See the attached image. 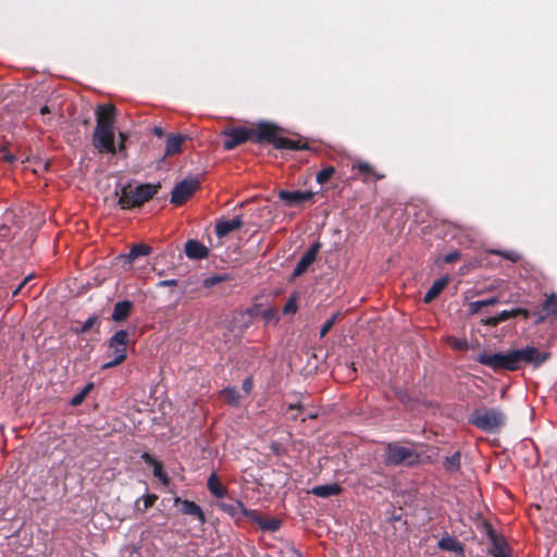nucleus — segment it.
Listing matches in <instances>:
<instances>
[{
  "mask_svg": "<svg viewBox=\"0 0 557 557\" xmlns=\"http://www.w3.org/2000/svg\"><path fill=\"white\" fill-rule=\"evenodd\" d=\"M552 357L547 350H539L534 346H525L521 349H510L506 352L480 354L475 360L495 372L517 371L523 364H531L533 368H540Z\"/></svg>",
  "mask_w": 557,
  "mask_h": 557,
  "instance_id": "f257e3e1",
  "label": "nucleus"
},
{
  "mask_svg": "<svg viewBox=\"0 0 557 557\" xmlns=\"http://www.w3.org/2000/svg\"><path fill=\"white\" fill-rule=\"evenodd\" d=\"M116 108L113 104L99 106L96 110V127L92 145L99 153H116L114 144V124Z\"/></svg>",
  "mask_w": 557,
  "mask_h": 557,
  "instance_id": "f03ea898",
  "label": "nucleus"
},
{
  "mask_svg": "<svg viewBox=\"0 0 557 557\" xmlns=\"http://www.w3.org/2000/svg\"><path fill=\"white\" fill-rule=\"evenodd\" d=\"M161 188V184H139L133 187L131 183H127L120 188L115 189V196L117 197V205L122 210H131L139 208L150 199H152Z\"/></svg>",
  "mask_w": 557,
  "mask_h": 557,
  "instance_id": "7ed1b4c3",
  "label": "nucleus"
},
{
  "mask_svg": "<svg viewBox=\"0 0 557 557\" xmlns=\"http://www.w3.org/2000/svg\"><path fill=\"white\" fill-rule=\"evenodd\" d=\"M506 414L500 408L479 407L468 416V423L485 433H497L506 425Z\"/></svg>",
  "mask_w": 557,
  "mask_h": 557,
  "instance_id": "20e7f679",
  "label": "nucleus"
},
{
  "mask_svg": "<svg viewBox=\"0 0 557 557\" xmlns=\"http://www.w3.org/2000/svg\"><path fill=\"white\" fill-rule=\"evenodd\" d=\"M382 457L386 467L400 465L412 467L419 462L420 455L410 446L401 445L399 442H391L385 445Z\"/></svg>",
  "mask_w": 557,
  "mask_h": 557,
  "instance_id": "39448f33",
  "label": "nucleus"
},
{
  "mask_svg": "<svg viewBox=\"0 0 557 557\" xmlns=\"http://www.w3.org/2000/svg\"><path fill=\"white\" fill-rule=\"evenodd\" d=\"M128 332L116 331L109 339L108 347L113 358L102 366V369H110L123 363L127 358Z\"/></svg>",
  "mask_w": 557,
  "mask_h": 557,
  "instance_id": "423d86ee",
  "label": "nucleus"
},
{
  "mask_svg": "<svg viewBox=\"0 0 557 557\" xmlns=\"http://www.w3.org/2000/svg\"><path fill=\"white\" fill-rule=\"evenodd\" d=\"M226 139L223 143V148L227 151L235 149L236 147L252 140L255 129L243 126L230 127L222 133Z\"/></svg>",
  "mask_w": 557,
  "mask_h": 557,
  "instance_id": "0eeeda50",
  "label": "nucleus"
},
{
  "mask_svg": "<svg viewBox=\"0 0 557 557\" xmlns=\"http://www.w3.org/2000/svg\"><path fill=\"white\" fill-rule=\"evenodd\" d=\"M200 187V182L197 178H185L177 183L171 193V203L175 206L184 205L196 190Z\"/></svg>",
  "mask_w": 557,
  "mask_h": 557,
  "instance_id": "6e6552de",
  "label": "nucleus"
},
{
  "mask_svg": "<svg viewBox=\"0 0 557 557\" xmlns=\"http://www.w3.org/2000/svg\"><path fill=\"white\" fill-rule=\"evenodd\" d=\"M280 131L281 128L273 123L261 122L257 125V129H255L252 140L256 143H269L276 148L277 141L281 139V136H278Z\"/></svg>",
  "mask_w": 557,
  "mask_h": 557,
  "instance_id": "1a4fd4ad",
  "label": "nucleus"
},
{
  "mask_svg": "<svg viewBox=\"0 0 557 557\" xmlns=\"http://www.w3.org/2000/svg\"><path fill=\"white\" fill-rule=\"evenodd\" d=\"M321 247L322 244L319 240L314 242L309 247V249L301 256L296 267L294 268L293 276H300L309 269V267L315 261Z\"/></svg>",
  "mask_w": 557,
  "mask_h": 557,
  "instance_id": "9d476101",
  "label": "nucleus"
},
{
  "mask_svg": "<svg viewBox=\"0 0 557 557\" xmlns=\"http://www.w3.org/2000/svg\"><path fill=\"white\" fill-rule=\"evenodd\" d=\"M174 506H180V511L182 515L194 517L202 524L207 521L206 515L201 507L193 500L182 499L177 496L174 498Z\"/></svg>",
  "mask_w": 557,
  "mask_h": 557,
  "instance_id": "9b49d317",
  "label": "nucleus"
},
{
  "mask_svg": "<svg viewBox=\"0 0 557 557\" xmlns=\"http://www.w3.org/2000/svg\"><path fill=\"white\" fill-rule=\"evenodd\" d=\"M312 191L302 190H281L278 198L288 207H296L313 198Z\"/></svg>",
  "mask_w": 557,
  "mask_h": 557,
  "instance_id": "f8f14e48",
  "label": "nucleus"
},
{
  "mask_svg": "<svg viewBox=\"0 0 557 557\" xmlns=\"http://www.w3.org/2000/svg\"><path fill=\"white\" fill-rule=\"evenodd\" d=\"M536 319L535 323L540 324L543 323L548 317H556L557 315V295L555 293H552L546 300L542 304V310L541 311H534L532 313Z\"/></svg>",
  "mask_w": 557,
  "mask_h": 557,
  "instance_id": "ddd939ff",
  "label": "nucleus"
},
{
  "mask_svg": "<svg viewBox=\"0 0 557 557\" xmlns=\"http://www.w3.org/2000/svg\"><path fill=\"white\" fill-rule=\"evenodd\" d=\"M244 224L242 215H237L232 220H221L215 224V235L223 238L230 233L240 228Z\"/></svg>",
  "mask_w": 557,
  "mask_h": 557,
  "instance_id": "4468645a",
  "label": "nucleus"
},
{
  "mask_svg": "<svg viewBox=\"0 0 557 557\" xmlns=\"http://www.w3.org/2000/svg\"><path fill=\"white\" fill-rule=\"evenodd\" d=\"M185 253L189 259L202 260L208 258L209 249L197 239H189L185 243Z\"/></svg>",
  "mask_w": 557,
  "mask_h": 557,
  "instance_id": "2eb2a0df",
  "label": "nucleus"
},
{
  "mask_svg": "<svg viewBox=\"0 0 557 557\" xmlns=\"http://www.w3.org/2000/svg\"><path fill=\"white\" fill-rule=\"evenodd\" d=\"M249 519L256 522L262 531L276 532L282 525V521L280 519H264L256 510L249 512Z\"/></svg>",
  "mask_w": 557,
  "mask_h": 557,
  "instance_id": "dca6fc26",
  "label": "nucleus"
},
{
  "mask_svg": "<svg viewBox=\"0 0 557 557\" xmlns=\"http://www.w3.org/2000/svg\"><path fill=\"white\" fill-rule=\"evenodd\" d=\"M134 308V304L131 300L117 301L112 311L111 319L114 322H124L128 319Z\"/></svg>",
  "mask_w": 557,
  "mask_h": 557,
  "instance_id": "f3484780",
  "label": "nucleus"
},
{
  "mask_svg": "<svg viewBox=\"0 0 557 557\" xmlns=\"http://www.w3.org/2000/svg\"><path fill=\"white\" fill-rule=\"evenodd\" d=\"M487 536L492 543L494 553L491 552L493 557L500 556H509V554L506 552L507 549V543L503 536H499L497 532L492 528H487Z\"/></svg>",
  "mask_w": 557,
  "mask_h": 557,
  "instance_id": "a211bd4d",
  "label": "nucleus"
},
{
  "mask_svg": "<svg viewBox=\"0 0 557 557\" xmlns=\"http://www.w3.org/2000/svg\"><path fill=\"white\" fill-rule=\"evenodd\" d=\"M219 508L233 518H237L239 516L249 518V512L253 511L251 509H247L240 500H234L232 503H221L219 504Z\"/></svg>",
  "mask_w": 557,
  "mask_h": 557,
  "instance_id": "6ab92c4d",
  "label": "nucleus"
},
{
  "mask_svg": "<svg viewBox=\"0 0 557 557\" xmlns=\"http://www.w3.org/2000/svg\"><path fill=\"white\" fill-rule=\"evenodd\" d=\"M141 459L145 463L153 467V475L158 478L164 485H168L170 482L168 473L163 470V465L157 460L151 454L143 453Z\"/></svg>",
  "mask_w": 557,
  "mask_h": 557,
  "instance_id": "aec40b11",
  "label": "nucleus"
},
{
  "mask_svg": "<svg viewBox=\"0 0 557 557\" xmlns=\"http://www.w3.org/2000/svg\"><path fill=\"white\" fill-rule=\"evenodd\" d=\"M101 319L99 315H90L81 326L72 327L71 331L76 335H82L95 329L96 333H100Z\"/></svg>",
  "mask_w": 557,
  "mask_h": 557,
  "instance_id": "412c9836",
  "label": "nucleus"
},
{
  "mask_svg": "<svg viewBox=\"0 0 557 557\" xmlns=\"http://www.w3.org/2000/svg\"><path fill=\"white\" fill-rule=\"evenodd\" d=\"M437 547L445 552H454L458 555H463V546L462 544L454 536H443L438 543Z\"/></svg>",
  "mask_w": 557,
  "mask_h": 557,
  "instance_id": "4be33fe9",
  "label": "nucleus"
},
{
  "mask_svg": "<svg viewBox=\"0 0 557 557\" xmlns=\"http://www.w3.org/2000/svg\"><path fill=\"white\" fill-rule=\"evenodd\" d=\"M449 278L447 276H443L433 282L432 286L425 293L423 297V301L425 304L432 302L447 286Z\"/></svg>",
  "mask_w": 557,
  "mask_h": 557,
  "instance_id": "5701e85b",
  "label": "nucleus"
},
{
  "mask_svg": "<svg viewBox=\"0 0 557 557\" xmlns=\"http://www.w3.org/2000/svg\"><path fill=\"white\" fill-rule=\"evenodd\" d=\"M343 487L338 483L324 484L314 486L311 493L318 497L327 498L331 496L339 495Z\"/></svg>",
  "mask_w": 557,
  "mask_h": 557,
  "instance_id": "b1692460",
  "label": "nucleus"
},
{
  "mask_svg": "<svg viewBox=\"0 0 557 557\" xmlns=\"http://www.w3.org/2000/svg\"><path fill=\"white\" fill-rule=\"evenodd\" d=\"M209 492L216 498H222L226 495L227 488L220 482L215 472H212L207 481Z\"/></svg>",
  "mask_w": 557,
  "mask_h": 557,
  "instance_id": "393cba45",
  "label": "nucleus"
},
{
  "mask_svg": "<svg viewBox=\"0 0 557 557\" xmlns=\"http://www.w3.org/2000/svg\"><path fill=\"white\" fill-rule=\"evenodd\" d=\"M185 137L182 135L169 134L165 143V157L180 153Z\"/></svg>",
  "mask_w": 557,
  "mask_h": 557,
  "instance_id": "a878e982",
  "label": "nucleus"
},
{
  "mask_svg": "<svg viewBox=\"0 0 557 557\" xmlns=\"http://www.w3.org/2000/svg\"><path fill=\"white\" fill-rule=\"evenodd\" d=\"M354 170H357L360 174L364 175V182L368 181V176H373L374 181H380L385 177V174L376 173L373 166L364 161H359L352 165Z\"/></svg>",
  "mask_w": 557,
  "mask_h": 557,
  "instance_id": "bb28decb",
  "label": "nucleus"
},
{
  "mask_svg": "<svg viewBox=\"0 0 557 557\" xmlns=\"http://www.w3.org/2000/svg\"><path fill=\"white\" fill-rule=\"evenodd\" d=\"M276 149H287V150H307L309 149V146L307 143H304L302 140H294L287 137H281V139L277 141Z\"/></svg>",
  "mask_w": 557,
  "mask_h": 557,
  "instance_id": "cd10ccee",
  "label": "nucleus"
},
{
  "mask_svg": "<svg viewBox=\"0 0 557 557\" xmlns=\"http://www.w3.org/2000/svg\"><path fill=\"white\" fill-rule=\"evenodd\" d=\"M152 251L151 247L146 244H136L132 246L129 252L125 256L128 262H133L139 257L148 256Z\"/></svg>",
  "mask_w": 557,
  "mask_h": 557,
  "instance_id": "c85d7f7f",
  "label": "nucleus"
},
{
  "mask_svg": "<svg viewBox=\"0 0 557 557\" xmlns=\"http://www.w3.org/2000/svg\"><path fill=\"white\" fill-rule=\"evenodd\" d=\"M510 318H511L510 317V311L509 310H503L497 315L490 317V318H486V319H482L481 323L483 325H486V326L495 327L498 324H500L502 322H505V321L509 320Z\"/></svg>",
  "mask_w": 557,
  "mask_h": 557,
  "instance_id": "c756f323",
  "label": "nucleus"
},
{
  "mask_svg": "<svg viewBox=\"0 0 557 557\" xmlns=\"http://www.w3.org/2000/svg\"><path fill=\"white\" fill-rule=\"evenodd\" d=\"M443 466L449 472L458 471L460 468V453L456 451L451 456L446 457Z\"/></svg>",
  "mask_w": 557,
  "mask_h": 557,
  "instance_id": "7c9ffc66",
  "label": "nucleus"
},
{
  "mask_svg": "<svg viewBox=\"0 0 557 557\" xmlns=\"http://www.w3.org/2000/svg\"><path fill=\"white\" fill-rule=\"evenodd\" d=\"M157 499L158 496L156 494H147L136 500V507L138 510L146 511L154 505Z\"/></svg>",
  "mask_w": 557,
  "mask_h": 557,
  "instance_id": "2f4dec72",
  "label": "nucleus"
},
{
  "mask_svg": "<svg viewBox=\"0 0 557 557\" xmlns=\"http://www.w3.org/2000/svg\"><path fill=\"white\" fill-rule=\"evenodd\" d=\"M225 403L236 406L239 401V393L235 387H227L221 393Z\"/></svg>",
  "mask_w": 557,
  "mask_h": 557,
  "instance_id": "473e14b6",
  "label": "nucleus"
},
{
  "mask_svg": "<svg viewBox=\"0 0 557 557\" xmlns=\"http://www.w3.org/2000/svg\"><path fill=\"white\" fill-rule=\"evenodd\" d=\"M231 280V276L228 274H214L212 276H209L207 278L203 280L202 282V285L206 287V288H211L222 282H226V281H230Z\"/></svg>",
  "mask_w": 557,
  "mask_h": 557,
  "instance_id": "72a5a7b5",
  "label": "nucleus"
},
{
  "mask_svg": "<svg viewBox=\"0 0 557 557\" xmlns=\"http://www.w3.org/2000/svg\"><path fill=\"white\" fill-rule=\"evenodd\" d=\"M334 174L335 168L333 165H327L317 173L315 180L319 184L323 185L329 182Z\"/></svg>",
  "mask_w": 557,
  "mask_h": 557,
  "instance_id": "f704fd0d",
  "label": "nucleus"
},
{
  "mask_svg": "<svg viewBox=\"0 0 557 557\" xmlns=\"http://www.w3.org/2000/svg\"><path fill=\"white\" fill-rule=\"evenodd\" d=\"M94 384L88 383L79 393H77L70 401L72 406H79L86 399L90 391L92 389Z\"/></svg>",
  "mask_w": 557,
  "mask_h": 557,
  "instance_id": "c9c22d12",
  "label": "nucleus"
},
{
  "mask_svg": "<svg viewBox=\"0 0 557 557\" xmlns=\"http://www.w3.org/2000/svg\"><path fill=\"white\" fill-rule=\"evenodd\" d=\"M298 310L297 297L290 296L283 307L284 314H294Z\"/></svg>",
  "mask_w": 557,
  "mask_h": 557,
  "instance_id": "e433bc0d",
  "label": "nucleus"
},
{
  "mask_svg": "<svg viewBox=\"0 0 557 557\" xmlns=\"http://www.w3.org/2000/svg\"><path fill=\"white\" fill-rule=\"evenodd\" d=\"M338 315H339V312H336V313H334L330 319H327L323 323V325H322V327L320 330V337L321 338L324 337L332 330V327L336 323V320H337Z\"/></svg>",
  "mask_w": 557,
  "mask_h": 557,
  "instance_id": "4c0bfd02",
  "label": "nucleus"
},
{
  "mask_svg": "<svg viewBox=\"0 0 557 557\" xmlns=\"http://www.w3.org/2000/svg\"><path fill=\"white\" fill-rule=\"evenodd\" d=\"M304 407L301 404H290L287 406V409H286V414H289L288 418L290 420H298L299 419V414L301 413Z\"/></svg>",
  "mask_w": 557,
  "mask_h": 557,
  "instance_id": "58836bf2",
  "label": "nucleus"
},
{
  "mask_svg": "<svg viewBox=\"0 0 557 557\" xmlns=\"http://www.w3.org/2000/svg\"><path fill=\"white\" fill-rule=\"evenodd\" d=\"M447 343L449 346L456 350H467L468 349V343L466 339L457 338L454 336H449L447 338Z\"/></svg>",
  "mask_w": 557,
  "mask_h": 557,
  "instance_id": "ea45409f",
  "label": "nucleus"
},
{
  "mask_svg": "<svg viewBox=\"0 0 557 557\" xmlns=\"http://www.w3.org/2000/svg\"><path fill=\"white\" fill-rule=\"evenodd\" d=\"M493 253L502 256L503 258L511 261V262H518L521 259V256L517 251H500V250H494Z\"/></svg>",
  "mask_w": 557,
  "mask_h": 557,
  "instance_id": "a19ab883",
  "label": "nucleus"
},
{
  "mask_svg": "<svg viewBox=\"0 0 557 557\" xmlns=\"http://www.w3.org/2000/svg\"><path fill=\"white\" fill-rule=\"evenodd\" d=\"M262 319L265 321V323L270 322H276L278 320L277 318V311L274 308H269L262 311Z\"/></svg>",
  "mask_w": 557,
  "mask_h": 557,
  "instance_id": "79ce46f5",
  "label": "nucleus"
},
{
  "mask_svg": "<svg viewBox=\"0 0 557 557\" xmlns=\"http://www.w3.org/2000/svg\"><path fill=\"white\" fill-rule=\"evenodd\" d=\"M461 258V253L458 250L449 252L444 256L445 263H454Z\"/></svg>",
  "mask_w": 557,
  "mask_h": 557,
  "instance_id": "37998d69",
  "label": "nucleus"
},
{
  "mask_svg": "<svg viewBox=\"0 0 557 557\" xmlns=\"http://www.w3.org/2000/svg\"><path fill=\"white\" fill-rule=\"evenodd\" d=\"M177 284H178V281L174 280V278L162 280V281H159L157 283V287H159V288H161V287H172V286H177Z\"/></svg>",
  "mask_w": 557,
  "mask_h": 557,
  "instance_id": "c03bdc74",
  "label": "nucleus"
},
{
  "mask_svg": "<svg viewBox=\"0 0 557 557\" xmlns=\"http://www.w3.org/2000/svg\"><path fill=\"white\" fill-rule=\"evenodd\" d=\"M242 388L245 393L249 394L252 388H253V381H252V377H246L244 381H243V385H242Z\"/></svg>",
  "mask_w": 557,
  "mask_h": 557,
  "instance_id": "a18cd8bd",
  "label": "nucleus"
},
{
  "mask_svg": "<svg viewBox=\"0 0 557 557\" xmlns=\"http://www.w3.org/2000/svg\"><path fill=\"white\" fill-rule=\"evenodd\" d=\"M468 307L470 314H476L482 309L480 300L471 301Z\"/></svg>",
  "mask_w": 557,
  "mask_h": 557,
  "instance_id": "49530a36",
  "label": "nucleus"
},
{
  "mask_svg": "<svg viewBox=\"0 0 557 557\" xmlns=\"http://www.w3.org/2000/svg\"><path fill=\"white\" fill-rule=\"evenodd\" d=\"M482 308L497 305L499 302L498 297H491L487 299L480 300Z\"/></svg>",
  "mask_w": 557,
  "mask_h": 557,
  "instance_id": "de8ad7c7",
  "label": "nucleus"
},
{
  "mask_svg": "<svg viewBox=\"0 0 557 557\" xmlns=\"http://www.w3.org/2000/svg\"><path fill=\"white\" fill-rule=\"evenodd\" d=\"M34 280V275L33 274H29L27 275L26 277L23 278V281L17 285V287H20L22 290L23 288L32 281Z\"/></svg>",
  "mask_w": 557,
  "mask_h": 557,
  "instance_id": "09e8293b",
  "label": "nucleus"
},
{
  "mask_svg": "<svg viewBox=\"0 0 557 557\" xmlns=\"http://www.w3.org/2000/svg\"><path fill=\"white\" fill-rule=\"evenodd\" d=\"M366 484H370L371 486L373 485H377V486H382L384 483L383 482H379V481H375L373 478H368L366 476Z\"/></svg>",
  "mask_w": 557,
  "mask_h": 557,
  "instance_id": "8fccbe9b",
  "label": "nucleus"
},
{
  "mask_svg": "<svg viewBox=\"0 0 557 557\" xmlns=\"http://www.w3.org/2000/svg\"><path fill=\"white\" fill-rule=\"evenodd\" d=\"M519 315L523 317L524 319H529L531 315V312L524 308H520Z\"/></svg>",
  "mask_w": 557,
  "mask_h": 557,
  "instance_id": "3c124183",
  "label": "nucleus"
},
{
  "mask_svg": "<svg viewBox=\"0 0 557 557\" xmlns=\"http://www.w3.org/2000/svg\"><path fill=\"white\" fill-rule=\"evenodd\" d=\"M153 134L157 136V137H162L164 135V132L161 127H154L153 128Z\"/></svg>",
  "mask_w": 557,
  "mask_h": 557,
  "instance_id": "603ef678",
  "label": "nucleus"
},
{
  "mask_svg": "<svg viewBox=\"0 0 557 557\" xmlns=\"http://www.w3.org/2000/svg\"><path fill=\"white\" fill-rule=\"evenodd\" d=\"M510 311V317L511 318H515V317H518L519 315V312H520V308H513Z\"/></svg>",
  "mask_w": 557,
  "mask_h": 557,
  "instance_id": "864d4df0",
  "label": "nucleus"
},
{
  "mask_svg": "<svg viewBox=\"0 0 557 557\" xmlns=\"http://www.w3.org/2000/svg\"><path fill=\"white\" fill-rule=\"evenodd\" d=\"M51 111L49 109L48 106H44L41 109H40V114L41 115H46V114H49Z\"/></svg>",
  "mask_w": 557,
  "mask_h": 557,
  "instance_id": "5fc2aeb1",
  "label": "nucleus"
},
{
  "mask_svg": "<svg viewBox=\"0 0 557 557\" xmlns=\"http://www.w3.org/2000/svg\"><path fill=\"white\" fill-rule=\"evenodd\" d=\"M4 159L9 162H13L15 160V157L13 154L5 153Z\"/></svg>",
  "mask_w": 557,
  "mask_h": 557,
  "instance_id": "6e6d98bb",
  "label": "nucleus"
},
{
  "mask_svg": "<svg viewBox=\"0 0 557 557\" xmlns=\"http://www.w3.org/2000/svg\"><path fill=\"white\" fill-rule=\"evenodd\" d=\"M124 149H125V141H120L119 147L116 148V152L122 151Z\"/></svg>",
  "mask_w": 557,
  "mask_h": 557,
  "instance_id": "4d7b16f0",
  "label": "nucleus"
},
{
  "mask_svg": "<svg viewBox=\"0 0 557 557\" xmlns=\"http://www.w3.org/2000/svg\"><path fill=\"white\" fill-rule=\"evenodd\" d=\"M22 292V289L20 287H16L13 293H12V297H15L17 296L20 293Z\"/></svg>",
  "mask_w": 557,
  "mask_h": 557,
  "instance_id": "13d9d810",
  "label": "nucleus"
},
{
  "mask_svg": "<svg viewBox=\"0 0 557 557\" xmlns=\"http://www.w3.org/2000/svg\"><path fill=\"white\" fill-rule=\"evenodd\" d=\"M119 137H120V141H125L126 140V135L122 132L119 133Z\"/></svg>",
  "mask_w": 557,
  "mask_h": 557,
  "instance_id": "bf43d9fd",
  "label": "nucleus"
},
{
  "mask_svg": "<svg viewBox=\"0 0 557 557\" xmlns=\"http://www.w3.org/2000/svg\"><path fill=\"white\" fill-rule=\"evenodd\" d=\"M372 474L383 476V474H382L380 471H373V473H372Z\"/></svg>",
  "mask_w": 557,
  "mask_h": 557,
  "instance_id": "052dcab7",
  "label": "nucleus"
},
{
  "mask_svg": "<svg viewBox=\"0 0 557 557\" xmlns=\"http://www.w3.org/2000/svg\"><path fill=\"white\" fill-rule=\"evenodd\" d=\"M300 420H301L302 422H305V421L307 420V417H302V418H300Z\"/></svg>",
  "mask_w": 557,
  "mask_h": 557,
  "instance_id": "680f3d73",
  "label": "nucleus"
},
{
  "mask_svg": "<svg viewBox=\"0 0 557 557\" xmlns=\"http://www.w3.org/2000/svg\"><path fill=\"white\" fill-rule=\"evenodd\" d=\"M315 416L309 414L308 418L313 419Z\"/></svg>",
  "mask_w": 557,
  "mask_h": 557,
  "instance_id": "e2e57ef3",
  "label": "nucleus"
},
{
  "mask_svg": "<svg viewBox=\"0 0 557 557\" xmlns=\"http://www.w3.org/2000/svg\"><path fill=\"white\" fill-rule=\"evenodd\" d=\"M498 557H510V556H500V555H499Z\"/></svg>",
  "mask_w": 557,
  "mask_h": 557,
  "instance_id": "0e129e2a",
  "label": "nucleus"
}]
</instances>
